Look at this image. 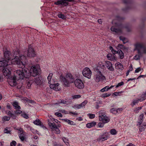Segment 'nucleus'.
<instances>
[{
  "mask_svg": "<svg viewBox=\"0 0 146 146\" xmlns=\"http://www.w3.org/2000/svg\"><path fill=\"white\" fill-rule=\"evenodd\" d=\"M39 69L38 66H32L30 70L27 68L22 69V70H17L15 73L18 75L17 76L19 79H23L24 78H29L31 76H35L39 74Z\"/></svg>",
  "mask_w": 146,
  "mask_h": 146,
  "instance_id": "1",
  "label": "nucleus"
},
{
  "mask_svg": "<svg viewBox=\"0 0 146 146\" xmlns=\"http://www.w3.org/2000/svg\"><path fill=\"white\" fill-rule=\"evenodd\" d=\"M123 18L119 16H117L116 19L113 20L112 23L113 25L111 28V30L112 32L120 34L121 33L122 29L123 27V25L120 23L121 21L123 19Z\"/></svg>",
  "mask_w": 146,
  "mask_h": 146,
  "instance_id": "2",
  "label": "nucleus"
},
{
  "mask_svg": "<svg viewBox=\"0 0 146 146\" xmlns=\"http://www.w3.org/2000/svg\"><path fill=\"white\" fill-rule=\"evenodd\" d=\"M60 80L64 86L69 87L70 84L74 82L75 79L71 74L68 73L66 74L65 76L61 75L60 77Z\"/></svg>",
  "mask_w": 146,
  "mask_h": 146,
  "instance_id": "3",
  "label": "nucleus"
},
{
  "mask_svg": "<svg viewBox=\"0 0 146 146\" xmlns=\"http://www.w3.org/2000/svg\"><path fill=\"white\" fill-rule=\"evenodd\" d=\"M135 48L137 50L138 54L136 55L134 58L136 60H139L142 56V54L146 53V46L143 43L137 42L135 44Z\"/></svg>",
  "mask_w": 146,
  "mask_h": 146,
  "instance_id": "4",
  "label": "nucleus"
},
{
  "mask_svg": "<svg viewBox=\"0 0 146 146\" xmlns=\"http://www.w3.org/2000/svg\"><path fill=\"white\" fill-rule=\"evenodd\" d=\"M99 120L102 122L99 123L98 124V126L100 127H104L105 123L108 122L110 120L109 118L106 116V113L103 110H101L99 112Z\"/></svg>",
  "mask_w": 146,
  "mask_h": 146,
  "instance_id": "5",
  "label": "nucleus"
},
{
  "mask_svg": "<svg viewBox=\"0 0 146 146\" xmlns=\"http://www.w3.org/2000/svg\"><path fill=\"white\" fill-rule=\"evenodd\" d=\"M25 55H21V56L19 55V59L17 60L15 62L19 66V67L21 68L19 70H22V69L26 68L25 66L27 62V60Z\"/></svg>",
  "mask_w": 146,
  "mask_h": 146,
  "instance_id": "6",
  "label": "nucleus"
},
{
  "mask_svg": "<svg viewBox=\"0 0 146 146\" xmlns=\"http://www.w3.org/2000/svg\"><path fill=\"white\" fill-rule=\"evenodd\" d=\"M48 124L51 129L54 131L56 134H59L60 133V131L59 129L57 128L55 123L53 122L51 119H48Z\"/></svg>",
  "mask_w": 146,
  "mask_h": 146,
  "instance_id": "7",
  "label": "nucleus"
},
{
  "mask_svg": "<svg viewBox=\"0 0 146 146\" xmlns=\"http://www.w3.org/2000/svg\"><path fill=\"white\" fill-rule=\"evenodd\" d=\"M24 54L29 57H33L36 55L34 49L31 46H29L27 51L24 52Z\"/></svg>",
  "mask_w": 146,
  "mask_h": 146,
  "instance_id": "8",
  "label": "nucleus"
},
{
  "mask_svg": "<svg viewBox=\"0 0 146 146\" xmlns=\"http://www.w3.org/2000/svg\"><path fill=\"white\" fill-rule=\"evenodd\" d=\"M82 74L84 76L90 79L92 74V72L89 68L86 67L83 69Z\"/></svg>",
  "mask_w": 146,
  "mask_h": 146,
  "instance_id": "9",
  "label": "nucleus"
},
{
  "mask_svg": "<svg viewBox=\"0 0 146 146\" xmlns=\"http://www.w3.org/2000/svg\"><path fill=\"white\" fill-rule=\"evenodd\" d=\"M94 78L96 82H99L101 80H105L106 78L100 71H98L97 74L94 76Z\"/></svg>",
  "mask_w": 146,
  "mask_h": 146,
  "instance_id": "10",
  "label": "nucleus"
},
{
  "mask_svg": "<svg viewBox=\"0 0 146 146\" xmlns=\"http://www.w3.org/2000/svg\"><path fill=\"white\" fill-rule=\"evenodd\" d=\"M11 68H8L7 67H5L3 70V72L4 76L6 77L7 78L10 79L11 78Z\"/></svg>",
  "mask_w": 146,
  "mask_h": 146,
  "instance_id": "11",
  "label": "nucleus"
},
{
  "mask_svg": "<svg viewBox=\"0 0 146 146\" xmlns=\"http://www.w3.org/2000/svg\"><path fill=\"white\" fill-rule=\"evenodd\" d=\"M75 86L80 89H82L84 88V85L82 81L79 79H77L74 81Z\"/></svg>",
  "mask_w": 146,
  "mask_h": 146,
  "instance_id": "12",
  "label": "nucleus"
},
{
  "mask_svg": "<svg viewBox=\"0 0 146 146\" xmlns=\"http://www.w3.org/2000/svg\"><path fill=\"white\" fill-rule=\"evenodd\" d=\"M19 50L17 49L13 51V55L12 56V61L15 62L17 60L19 59Z\"/></svg>",
  "mask_w": 146,
  "mask_h": 146,
  "instance_id": "13",
  "label": "nucleus"
},
{
  "mask_svg": "<svg viewBox=\"0 0 146 146\" xmlns=\"http://www.w3.org/2000/svg\"><path fill=\"white\" fill-rule=\"evenodd\" d=\"M0 67H3L4 68L7 67L11 68H12V65L8 64V61L6 60L0 61Z\"/></svg>",
  "mask_w": 146,
  "mask_h": 146,
  "instance_id": "14",
  "label": "nucleus"
},
{
  "mask_svg": "<svg viewBox=\"0 0 146 146\" xmlns=\"http://www.w3.org/2000/svg\"><path fill=\"white\" fill-rule=\"evenodd\" d=\"M4 56L6 60L9 61L11 59H12V55L10 52L8 50H6L4 52Z\"/></svg>",
  "mask_w": 146,
  "mask_h": 146,
  "instance_id": "15",
  "label": "nucleus"
},
{
  "mask_svg": "<svg viewBox=\"0 0 146 146\" xmlns=\"http://www.w3.org/2000/svg\"><path fill=\"white\" fill-rule=\"evenodd\" d=\"M54 4L57 5H60L62 6H66L68 5V3L65 0H58L54 3Z\"/></svg>",
  "mask_w": 146,
  "mask_h": 146,
  "instance_id": "16",
  "label": "nucleus"
},
{
  "mask_svg": "<svg viewBox=\"0 0 146 146\" xmlns=\"http://www.w3.org/2000/svg\"><path fill=\"white\" fill-rule=\"evenodd\" d=\"M105 66L108 68V69L110 71H113L114 70V68L112 66V64L109 61H106L105 62Z\"/></svg>",
  "mask_w": 146,
  "mask_h": 146,
  "instance_id": "17",
  "label": "nucleus"
},
{
  "mask_svg": "<svg viewBox=\"0 0 146 146\" xmlns=\"http://www.w3.org/2000/svg\"><path fill=\"white\" fill-rule=\"evenodd\" d=\"M59 84H53L52 83L50 84V87L56 91H58L60 90V88L59 87Z\"/></svg>",
  "mask_w": 146,
  "mask_h": 146,
  "instance_id": "18",
  "label": "nucleus"
},
{
  "mask_svg": "<svg viewBox=\"0 0 146 146\" xmlns=\"http://www.w3.org/2000/svg\"><path fill=\"white\" fill-rule=\"evenodd\" d=\"M122 109L121 108H113L111 109L110 110V111L111 113L116 114L117 113H120L122 110Z\"/></svg>",
  "mask_w": 146,
  "mask_h": 146,
  "instance_id": "19",
  "label": "nucleus"
},
{
  "mask_svg": "<svg viewBox=\"0 0 146 146\" xmlns=\"http://www.w3.org/2000/svg\"><path fill=\"white\" fill-rule=\"evenodd\" d=\"M35 82L38 85L41 84L42 82V78L41 76L36 77L35 79Z\"/></svg>",
  "mask_w": 146,
  "mask_h": 146,
  "instance_id": "20",
  "label": "nucleus"
},
{
  "mask_svg": "<svg viewBox=\"0 0 146 146\" xmlns=\"http://www.w3.org/2000/svg\"><path fill=\"white\" fill-rule=\"evenodd\" d=\"M115 67L117 69L121 70H123V66L119 62H117L115 64Z\"/></svg>",
  "mask_w": 146,
  "mask_h": 146,
  "instance_id": "21",
  "label": "nucleus"
},
{
  "mask_svg": "<svg viewBox=\"0 0 146 146\" xmlns=\"http://www.w3.org/2000/svg\"><path fill=\"white\" fill-rule=\"evenodd\" d=\"M107 58L109 60L114 61L115 60V57L114 55H112L111 54H108L107 55Z\"/></svg>",
  "mask_w": 146,
  "mask_h": 146,
  "instance_id": "22",
  "label": "nucleus"
},
{
  "mask_svg": "<svg viewBox=\"0 0 146 146\" xmlns=\"http://www.w3.org/2000/svg\"><path fill=\"white\" fill-rule=\"evenodd\" d=\"M96 122L93 121L91 123H87L86 125V127L88 128H90L96 125Z\"/></svg>",
  "mask_w": 146,
  "mask_h": 146,
  "instance_id": "23",
  "label": "nucleus"
},
{
  "mask_svg": "<svg viewBox=\"0 0 146 146\" xmlns=\"http://www.w3.org/2000/svg\"><path fill=\"white\" fill-rule=\"evenodd\" d=\"M146 99V92H144L141 96L140 98H139V100L140 102H142L144 100Z\"/></svg>",
  "mask_w": 146,
  "mask_h": 146,
  "instance_id": "24",
  "label": "nucleus"
},
{
  "mask_svg": "<svg viewBox=\"0 0 146 146\" xmlns=\"http://www.w3.org/2000/svg\"><path fill=\"white\" fill-rule=\"evenodd\" d=\"M13 105L15 109L19 110L21 109V107L19 105L18 103L17 102H14Z\"/></svg>",
  "mask_w": 146,
  "mask_h": 146,
  "instance_id": "25",
  "label": "nucleus"
},
{
  "mask_svg": "<svg viewBox=\"0 0 146 146\" xmlns=\"http://www.w3.org/2000/svg\"><path fill=\"white\" fill-rule=\"evenodd\" d=\"M107 136L104 135H102L100 136L98 139V140H102V141H104L106 140L107 139Z\"/></svg>",
  "mask_w": 146,
  "mask_h": 146,
  "instance_id": "26",
  "label": "nucleus"
},
{
  "mask_svg": "<svg viewBox=\"0 0 146 146\" xmlns=\"http://www.w3.org/2000/svg\"><path fill=\"white\" fill-rule=\"evenodd\" d=\"M117 54L119 55L120 58L121 59H122L124 57V53L120 50H118Z\"/></svg>",
  "mask_w": 146,
  "mask_h": 146,
  "instance_id": "27",
  "label": "nucleus"
},
{
  "mask_svg": "<svg viewBox=\"0 0 146 146\" xmlns=\"http://www.w3.org/2000/svg\"><path fill=\"white\" fill-rule=\"evenodd\" d=\"M52 75L53 74L52 73H50L47 77L48 83L50 84L52 83L51 82V80Z\"/></svg>",
  "mask_w": 146,
  "mask_h": 146,
  "instance_id": "28",
  "label": "nucleus"
},
{
  "mask_svg": "<svg viewBox=\"0 0 146 146\" xmlns=\"http://www.w3.org/2000/svg\"><path fill=\"white\" fill-rule=\"evenodd\" d=\"M11 79V80H12V82L13 83V84H11V86H14L15 85H16V81L15 80V78L14 77H11V78L10 79Z\"/></svg>",
  "mask_w": 146,
  "mask_h": 146,
  "instance_id": "29",
  "label": "nucleus"
},
{
  "mask_svg": "<svg viewBox=\"0 0 146 146\" xmlns=\"http://www.w3.org/2000/svg\"><path fill=\"white\" fill-rule=\"evenodd\" d=\"M88 102L87 100H85L83 102H82L81 104H78L79 105V106L80 107V108H83L84 107L85 105Z\"/></svg>",
  "mask_w": 146,
  "mask_h": 146,
  "instance_id": "30",
  "label": "nucleus"
},
{
  "mask_svg": "<svg viewBox=\"0 0 146 146\" xmlns=\"http://www.w3.org/2000/svg\"><path fill=\"white\" fill-rule=\"evenodd\" d=\"M58 16L59 18H61L62 19H65L66 18V17L63 14H62L61 13H59L58 14Z\"/></svg>",
  "mask_w": 146,
  "mask_h": 146,
  "instance_id": "31",
  "label": "nucleus"
},
{
  "mask_svg": "<svg viewBox=\"0 0 146 146\" xmlns=\"http://www.w3.org/2000/svg\"><path fill=\"white\" fill-rule=\"evenodd\" d=\"M25 133H21L19 135V137L21 140L23 141L25 139Z\"/></svg>",
  "mask_w": 146,
  "mask_h": 146,
  "instance_id": "32",
  "label": "nucleus"
},
{
  "mask_svg": "<svg viewBox=\"0 0 146 146\" xmlns=\"http://www.w3.org/2000/svg\"><path fill=\"white\" fill-rule=\"evenodd\" d=\"M64 120L69 124L72 125H74V122L68 119H64Z\"/></svg>",
  "mask_w": 146,
  "mask_h": 146,
  "instance_id": "33",
  "label": "nucleus"
},
{
  "mask_svg": "<svg viewBox=\"0 0 146 146\" xmlns=\"http://www.w3.org/2000/svg\"><path fill=\"white\" fill-rule=\"evenodd\" d=\"M119 38L120 40H122V41L124 44L126 43L127 41V39L125 37H123V36H120L119 37Z\"/></svg>",
  "mask_w": 146,
  "mask_h": 146,
  "instance_id": "34",
  "label": "nucleus"
},
{
  "mask_svg": "<svg viewBox=\"0 0 146 146\" xmlns=\"http://www.w3.org/2000/svg\"><path fill=\"white\" fill-rule=\"evenodd\" d=\"M41 122L38 119H37L34 121L33 123L36 125H40Z\"/></svg>",
  "mask_w": 146,
  "mask_h": 146,
  "instance_id": "35",
  "label": "nucleus"
},
{
  "mask_svg": "<svg viewBox=\"0 0 146 146\" xmlns=\"http://www.w3.org/2000/svg\"><path fill=\"white\" fill-rule=\"evenodd\" d=\"M117 131L115 129H112L110 131V133L112 135H115L117 133Z\"/></svg>",
  "mask_w": 146,
  "mask_h": 146,
  "instance_id": "36",
  "label": "nucleus"
},
{
  "mask_svg": "<svg viewBox=\"0 0 146 146\" xmlns=\"http://www.w3.org/2000/svg\"><path fill=\"white\" fill-rule=\"evenodd\" d=\"M109 86H106L104 88H103L100 91L102 92H104L107 91L109 90Z\"/></svg>",
  "mask_w": 146,
  "mask_h": 146,
  "instance_id": "37",
  "label": "nucleus"
},
{
  "mask_svg": "<svg viewBox=\"0 0 146 146\" xmlns=\"http://www.w3.org/2000/svg\"><path fill=\"white\" fill-rule=\"evenodd\" d=\"M111 94H108L107 93H106L102 94L101 96L103 98H105L109 96Z\"/></svg>",
  "mask_w": 146,
  "mask_h": 146,
  "instance_id": "38",
  "label": "nucleus"
},
{
  "mask_svg": "<svg viewBox=\"0 0 146 146\" xmlns=\"http://www.w3.org/2000/svg\"><path fill=\"white\" fill-rule=\"evenodd\" d=\"M81 96L80 95H77L73 96L72 98L73 99H77L80 98Z\"/></svg>",
  "mask_w": 146,
  "mask_h": 146,
  "instance_id": "39",
  "label": "nucleus"
},
{
  "mask_svg": "<svg viewBox=\"0 0 146 146\" xmlns=\"http://www.w3.org/2000/svg\"><path fill=\"white\" fill-rule=\"evenodd\" d=\"M32 84V81H28L27 82V88L28 89L30 88L31 87V85Z\"/></svg>",
  "mask_w": 146,
  "mask_h": 146,
  "instance_id": "40",
  "label": "nucleus"
},
{
  "mask_svg": "<svg viewBox=\"0 0 146 146\" xmlns=\"http://www.w3.org/2000/svg\"><path fill=\"white\" fill-rule=\"evenodd\" d=\"M88 116L89 117V118L90 119H93L95 117V115L93 114L88 113Z\"/></svg>",
  "mask_w": 146,
  "mask_h": 146,
  "instance_id": "41",
  "label": "nucleus"
},
{
  "mask_svg": "<svg viewBox=\"0 0 146 146\" xmlns=\"http://www.w3.org/2000/svg\"><path fill=\"white\" fill-rule=\"evenodd\" d=\"M99 65L100 67L102 69H104L106 68L104 64H102V62H100L99 63Z\"/></svg>",
  "mask_w": 146,
  "mask_h": 146,
  "instance_id": "42",
  "label": "nucleus"
},
{
  "mask_svg": "<svg viewBox=\"0 0 146 146\" xmlns=\"http://www.w3.org/2000/svg\"><path fill=\"white\" fill-rule=\"evenodd\" d=\"M21 115L23 117L26 119L29 118V116L28 115L25 113H22L21 114Z\"/></svg>",
  "mask_w": 146,
  "mask_h": 146,
  "instance_id": "43",
  "label": "nucleus"
},
{
  "mask_svg": "<svg viewBox=\"0 0 146 146\" xmlns=\"http://www.w3.org/2000/svg\"><path fill=\"white\" fill-rule=\"evenodd\" d=\"M139 101V99L137 100H134L133 102V105H135L136 104L138 103Z\"/></svg>",
  "mask_w": 146,
  "mask_h": 146,
  "instance_id": "44",
  "label": "nucleus"
},
{
  "mask_svg": "<svg viewBox=\"0 0 146 146\" xmlns=\"http://www.w3.org/2000/svg\"><path fill=\"white\" fill-rule=\"evenodd\" d=\"M3 118L5 120L8 121H9L10 119V117L5 116L3 117Z\"/></svg>",
  "mask_w": 146,
  "mask_h": 146,
  "instance_id": "45",
  "label": "nucleus"
},
{
  "mask_svg": "<svg viewBox=\"0 0 146 146\" xmlns=\"http://www.w3.org/2000/svg\"><path fill=\"white\" fill-rule=\"evenodd\" d=\"M55 114L58 117H62V114L60 113L56 112L55 113Z\"/></svg>",
  "mask_w": 146,
  "mask_h": 146,
  "instance_id": "46",
  "label": "nucleus"
},
{
  "mask_svg": "<svg viewBox=\"0 0 146 146\" xmlns=\"http://www.w3.org/2000/svg\"><path fill=\"white\" fill-rule=\"evenodd\" d=\"M15 113L17 114H21L22 113V111L19 110H17L14 111Z\"/></svg>",
  "mask_w": 146,
  "mask_h": 146,
  "instance_id": "47",
  "label": "nucleus"
},
{
  "mask_svg": "<svg viewBox=\"0 0 146 146\" xmlns=\"http://www.w3.org/2000/svg\"><path fill=\"white\" fill-rule=\"evenodd\" d=\"M145 128L144 127H143L142 124L139 128V131L141 132H142L144 130Z\"/></svg>",
  "mask_w": 146,
  "mask_h": 146,
  "instance_id": "48",
  "label": "nucleus"
},
{
  "mask_svg": "<svg viewBox=\"0 0 146 146\" xmlns=\"http://www.w3.org/2000/svg\"><path fill=\"white\" fill-rule=\"evenodd\" d=\"M124 84L123 82H121L118 84L116 86V88H117L118 87Z\"/></svg>",
  "mask_w": 146,
  "mask_h": 146,
  "instance_id": "49",
  "label": "nucleus"
},
{
  "mask_svg": "<svg viewBox=\"0 0 146 146\" xmlns=\"http://www.w3.org/2000/svg\"><path fill=\"white\" fill-rule=\"evenodd\" d=\"M17 130L19 131V133H20V134H21V133H25V132L23 131V129L21 128H20L19 129H17Z\"/></svg>",
  "mask_w": 146,
  "mask_h": 146,
  "instance_id": "50",
  "label": "nucleus"
},
{
  "mask_svg": "<svg viewBox=\"0 0 146 146\" xmlns=\"http://www.w3.org/2000/svg\"><path fill=\"white\" fill-rule=\"evenodd\" d=\"M16 142L15 141H13L11 143V146H15L16 145Z\"/></svg>",
  "mask_w": 146,
  "mask_h": 146,
  "instance_id": "51",
  "label": "nucleus"
},
{
  "mask_svg": "<svg viewBox=\"0 0 146 146\" xmlns=\"http://www.w3.org/2000/svg\"><path fill=\"white\" fill-rule=\"evenodd\" d=\"M24 127H25L26 128L28 129H30L31 131H32V130H33L32 129H31L30 126L28 125H24Z\"/></svg>",
  "mask_w": 146,
  "mask_h": 146,
  "instance_id": "52",
  "label": "nucleus"
},
{
  "mask_svg": "<svg viewBox=\"0 0 146 146\" xmlns=\"http://www.w3.org/2000/svg\"><path fill=\"white\" fill-rule=\"evenodd\" d=\"M11 131L10 130H8L7 128H5L4 130V132L5 133H10Z\"/></svg>",
  "mask_w": 146,
  "mask_h": 146,
  "instance_id": "53",
  "label": "nucleus"
},
{
  "mask_svg": "<svg viewBox=\"0 0 146 146\" xmlns=\"http://www.w3.org/2000/svg\"><path fill=\"white\" fill-rule=\"evenodd\" d=\"M141 68L140 67H139L137 68L135 70V73H138L141 71Z\"/></svg>",
  "mask_w": 146,
  "mask_h": 146,
  "instance_id": "54",
  "label": "nucleus"
},
{
  "mask_svg": "<svg viewBox=\"0 0 146 146\" xmlns=\"http://www.w3.org/2000/svg\"><path fill=\"white\" fill-rule=\"evenodd\" d=\"M139 109L138 108H135L134 111V112L135 113H137L139 111Z\"/></svg>",
  "mask_w": 146,
  "mask_h": 146,
  "instance_id": "55",
  "label": "nucleus"
},
{
  "mask_svg": "<svg viewBox=\"0 0 146 146\" xmlns=\"http://www.w3.org/2000/svg\"><path fill=\"white\" fill-rule=\"evenodd\" d=\"M144 115L143 114H142L141 115L139 116V120H142V121H143V117Z\"/></svg>",
  "mask_w": 146,
  "mask_h": 146,
  "instance_id": "56",
  "label": "nucleus"
},
{
  "mask_svg": "<svg viewBox=\"0 0 146 146\" xmlns=\"http://www.w3.org/2000/svg\"><path fill=\"white\" fill-rule=\"evenodd\" d=\"M54 146H63V145L60 144L55 143L54 144Z\"/></svg>",
  "mask_w": 146,
  "mask_h": 146,
  "instance_id": "57",
  "label": "nucleus"
},
{
  "mask_svg": "<svg viewBox=\"0 0 146 146\" xmlns=\"http://www.w3.org/2000/svg\"><path fill=\"white\" fill-rule=\"evenodd\" d=\"M74 108L77 109H79L80 108V107L79 106V105L78 104L75 105L74 106Z\"/></svg>",
  "mask_w": 146,
  "mask_h": 146,
  "instance_id": "58",
  "label": "nucleus"
},
{
  "mask_svg": "<svg viewBox=\"0 0 146 146\" xmlns=\"http://www.w3.org/2000/svg\"><path fill=\"white\" fill-rule=\"evenodd\" d=\"M118 47L120 48L123 49V45L120 44H118Z\"/></svg>",
  "mask_w": 146,
  "mask_h": 146,
  "instance_id": "59",
  "label": "nucleus"
},
{
  "mask_svg": "<svg viewBox=\"0 0 146 146\" xmlns=\"http://www.w3.org/2000/svg\"><path fill=\"white\" fill-rule=\"evenodd\" d=\"M7 114L10 117H11V116L13 114L10 111H8V113H7Z\"/></svg>",
  "mask_w": 146,
  "mask_h": 146,
  "instance_id": "60",
  "label": "nucleus"
},
{
  "mask_svg": "<svg viewBox=\"0 0 146 146\" xmlns=\"http://www.w3.org/2000/svg\"><path fill=\"white\" fill-rule=\"evenodd\" d=\"M139 122H138V124H137V126H138V125H140L142 123L143 121H142V120H139Z\"/></svg>",
  "mask_w": 146,
  "mask_h": 146,
  "instance_id": "61",
  "label": "nucleus"
},
{
  "mask_svg": "<svg viewBox=\"0 0 146 146\" xmlns=\"http://www.w3.org/2000/svg\"><path fill=\"white\" fill-rule=\"evenodd\" d=\"M62 139H63V141L65 142V143H67V141H68V139H66L65 137H63L62 138Z\"/></svg>",
  "mask_w": 146,
  "mask_h": 146,
  "instance_id": "62",
  "label": "nucleus"
},
{
  "mask_svg": "<svg viewBox=\"0 0 146 146\" xmlns=\"http://www.w3.org/2000/svg\"><path fill=\"white\" fill-rule=\"evenodd\" d=\"M129 0H123V1L125 3L127 4L128 3Z\"/></svg>",
  "mask_w": 146,
  "mask_h": 146,
  "instance_id": "63",
  "label": "nucleus"
},
{
  "mask_svg": "<svg viewBox=\"0 0 146 146\" xmlns=\"http://www.w3.org/2000/svg\"><path fill=\"white\" fill-rule=\"evenodd\" d=\"M126 146H135V145L132 144L131 143H130L128 145H127Z\"/></svg>",
  "mask_w": 146,
  "mask_h": 146,
  "instance_id": "64",
  "label": "nucleus"
}]
</instances>
